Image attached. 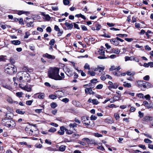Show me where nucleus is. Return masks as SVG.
I'll use <instances>...</instances> for the list:
<instances>
[{"instance_id":"56","label":"nucleus","mask_w":153,"mask_h":153,"mask_svg":"<svg viewBox=\"0 0 153 153\" xmlns=\"http://www.w3.org/2000/svg\"><path fill=\"white\" fill-rule=\"evenodd\" d=\"M103 87V85L100 84L98 85L96 87V88L97 89H101Z\"/></svg>"},{"instance_id":"48","label":"nucleus","mask_w":153,"mask_h":153,"mask_svg":"<svg viewBox=\"0 0 153 153\" xmlns=\"http://www.w3.org/2000/svg\"><path fill=\"white\" fill-rule=\"evenodd\" d=\"M143 105H144L146 107H147L148 108H150V107L149 106V104L148 102L146 101H144L143 102Z\"/></svg>"},{"instance_id":"55","label":"nucleus","mask_w":153,"mask_h":153,"mask_svg":"<svg viewBox=\"0 0 153 153\" xmlns=\"http://www.w3.org/2000/svg\"><path fill=\"white\" fill-rule=\"evenodd\" d=\"M101 36L108 38H110L111 37L110 36L108 35V34L106 33H105L101 35Z\"/></svg>"},{"instance_id":"60","label":"nucleus","mask_w":153,"mask_h":153,"mask_svg":"<svg viewBox=\"0 0 153 153\" xmlns=\"http://www.w3.org/2000/svg\"><path fill=\"white\" fill-rule=\"evenodd\" d=\"M149 75H146L143 77V79L146 81H148L149 79Z\"/></svg>"},{"instance_id":"37","label":"nucleus","mask_w":153,"mask_h":153,"mask_svg":"<svg viewBox=\"0 0 153 153\" xmlns=\"http://www.w3.org/2000/svg\"><path fill=\"white\" fill-rule=\"evenodd\" d=\"M116 36H119L120 37H127L128 36V35L126 34H119L116 35Z\"/></svg>"},{"instance_id":"38","label":"nucleus","mask_w":153,"mask_h":153,"mask_svg":"<svg viewBox=\"0 0 153 153\" xmlns=\"http://www.w3.org/2000/svg\"><path fill=\"white\" fill-rule=\"evenodd\" d=\"M48 150L50 151H56L57 150L55 148H53L51 147H48L47 148Z\"/></svg>"},{"instance_id":"29","label":"nucleus","mask_w":153,"mask_h":153,"mask_svg":"<svg viewBox=\"0 0 153 153\" xmlns=\"http://www.w3.org/2000/svg\"><path fill=\"white\" fill-rule=\"evenodd\" d=\"M98 52L100 55L102 56L105 55V50L103 48H101V49L99 50Z\"/></svg>"},{"instance_id":"10","label":"nucleus","mask_w":153,"mask_h":153,"mask_svg":"<svg viewBox=\"0 0 153 153\" xmlns=\"http://www.w3.org/2000/svg\"><path fill=\"white\" fill-rule=\"evenodd\" d=\"M43 56L49 59H54L55 58V57L54 56L49 54L48 53L43 54Z\"/></svg>"},{"instance_id":"15","label":"nucleus","mask_w":153,"mask_h":153,"mask_svg":"<svg viewBox=\"0 0 153 153\" xmlns=\"http://www.w3.org/2000/svg\"><path fill=\"white\" fill-rule=\"evenodd\" d=\"M85 93L86 94H90L92 95H94V92L92 91V88H86L85 89Z\"/></svg>"},{"instance_id":"26","label":"nucleus","mask_w":153,"mask_h":153,"mask_svg":"<svg viewBox=\"0 0 153 153\" xmlns=\"http://www.w3.org/2000/svg\"><path fill=\"white\" fill-rule=\"evenodd\" d=\"M44 16V19H45L47 21H49L51 19V17L48 14H46L44 13H43L42 14Z\"/></svg>"},{"instance_id":"11","label":"nucleus","mask_w":153,"mask_h":153,"mask_svg":"<svg viewBox=\"0 0 153 153\" xmlns=\"http://www.w3.org/2000/svg\"><path fill=\"white\" fill-rule=\"evenodd\" d=\"M25 130L27 135H30L33 134V131L31 128L26 127Z\"/></svg>"},{"instance_id":"54","label":"nucleus","mask_w":153,"mask_h":153,"mask_svg":"<svg viewBox=\"0 0 153 153\" xmlns=\"http://www.w3.org/2000/svg\"><path fill=\"white\" fill-rule=\"evenodd\" d=\"M19 24L21 25H24V23H23V19L22 18H20L19 19Z\"/></svg>"},{"instance_id":"8","label":"nucleus","mask_w":153,"mask_h":153,"mask_svg":"<svg viewBox=\"0 0 153 153\" xmlns=\"http://www.w3.org/2000/svg\"><path fill=\"white\" fill-rule=\"evenodd\" d=\"M30 19V18L27 17L24 20V21L25 22H27V23L26 24V26L28 27H31L32 26H33L32 24L33 23V21H30L29 22H29L28 20Z\"/></svg>"},{"instance_id":"32","label":"nucleus","mask_w":153,"mask_h":153,"mask_svg":"<svg viewBox=\"0 0 153 153\" xmlns=\"http://www.w3.org/2000/svg\"><path fill=\"white\" fill-rule=\"evenodd\" d=\"M23 89L28 92H30L31 91V88L30 87L25 86L24 87Z\"/></svg>"},{"instance_id":"30","label":"nucleus","mask_w":153,"mask_h":153,"mask_svg":"<svg viewBox=\"0 0 153 153\" xmlns=\"http://www.w3.org/2000/svg\"><path fill=\"white\" fill-rule=\"evenodd\" d=\"M77 126V124L75 123H70L69 125V126L70 129L71 128H74L75 127H76Z\"/></svg>"},{"instance_id":"19","label":"nucleus","mask_w":153,"mask_h":153,"mask_svg":"<svg viewBox=\"0 0 153 153\" xmlns=\"http://www.w3.org/2000/svg\"><path fill=\"white\" fill-rule=\"evenodd\" d=\"M17 13L18 15H20L23 14H25L26 15H27L30 14V12L29 11H26L24 10H20Z\"/></svg>"},{"instance_id":"1","label":"nucleus","mask_w":153,"mask_h":153,"mask_svg":"<svg viewBox=\"0 0 153 153\" xmlns=\"http://www.w3.org/2000/svg\"><path fill=\"white\" fill-rule=\"evenodd\" d=\"M59 68L56 67H51L48 72V76L49 78L56 80H63L65 77L64 73H61L59 75Z\"/></svg>"},{"instance_id":"57","label":"nucleus","mask_w":153,"mask_h":153,"mask_svg":"<svg viewBox=\"0 0 153 153\" xmlns=\"http://www.w3.org/2000/svg\"><path fill=\"white\" fill-rule=\"evenodd\" d=\"M62 101L66 103L69 102V100L68 98H65L62 99Z\"/></svg>"},{"instance_id":"46","label":"nucleus","mask_w":153,"mask_h":153,"mask_svg":"<svg viewBox=\"0 0 153 153\" xmlns=\"http://www.w3.org/2000/svg\"><path fill=\"white\" fill-rule=\"evenodd\" d=\"M55 40L54 39H52L49 42V45L51 46H53L55 43Z\"/></svg>"},{"instance_id":"41","label":"nucleus","mask_w":153,"mask_h":153,"mask_svg":"<svg viewBox=\"0 0 153 153\" xmlns=\"http://www.w3.org/2000/svg\"><path fill=\"white\" fill-rule=\"evenodd\" d=\"M3 87L9 90H11L12 89V88L9 85H3Z\"/></svg>"},{"instance_id":"27","label":"nucleus","mask_w":153,"mask_h":153,"mask_svg":"<svg viewBox=\"0 0 153 153\" xmlns=\"http://www.w3.org/2000/svg\"><path fill=\"white\" fill-rule=\"evenodd\" d=\"M123 85L126 88H130L131 87V83L126 82H123Z\"/></svg>"},{"instance_id":"20","label":"nucleus","mask_w":153,"mask_h":153,"mask_svg":"<svg viewBox=\"0 0 153 153\" xmlns=\"http://www.w3.org/2000/svg\"><path fill=\"white\" fill-rule=\"evenodd\" d=\"M55 94L56 95V97L60 98L62 97L63 93L61 91H57L55 92Z\"/></svg>"},{"instance_id":"9","label":"nucleus","mask_w":153,"mask_h":153,"mask_svg":"<svg viewBox=\"0 0 153 153\" xmlns=\"http://www.w3.org/2000/svg\"><path fill=\"white\" fill-rule=\"evenodd\" d=\"M82 140L84 141H86L89 144H94L95 145L96 144V143L94 142V141L92 139H89L88 138H85L82 139Z\"/></svg>"},{"instance_id":"33","label":"nucleus","mask_w":153,"mask_h":153,"mask_svg":"<svg viewBox=\"0 0 153 153\" xmlns=\"http://www.w3.org/2000/svg\"><path fill=\"white\" fill-rule=\"evenodd\" d=\"M49 97L52 100L56 99L57 98L55 94L50 95L49 96Z\"/></svg>"},{"instance_id":"44","label":"nucleus","mask_w":153,"mask_h":153,"mask_svg":"<svg viewBox=\"0 0 153 153\" xmlns=\"http://www.w3.org/2000/svg\"><path fill=\"white\" fill-rule=\"evenodd\" d=\"M88 73L92 76H94L96 74L93 71H88Z\"/></svg>"},{"instance_id":"64","label":"nucleus","mask_w":153,"mask_h":153,"mask_svg":"<svg viewBox=\"0 0 153 153\" xmlns=\"http://www.w3.org/2000/svg\"><path fill=\"white\" fill-rule=\"evenodd\" d=\"M97 118L96 116L93 115H92L90 117L91 120H95L97 119Z\"/></svg>"},{"instance_id":"52","label":"nucleus","mask_w":153,"mask_h":153,"mask_svg":"<svg viewBox=\"0 0 153 153\" xmlns=\"http://www.w3.org/2000/svg\"><path fill=\"white\" fill-rule=\"evenodd\" d=\"M58 32L57 33V35L58 36H61L62 33H63V31L62 30H59V31H58Z\"/></svg>"},{"instance_id":"4","label":"nucleus","mask_w":153,"mask_h":153,"mask_svg":"<svg viewBox=\"0 0 153 153\" xmlns=\"http://www.w3.org/2000/svg\"><path fill=\"white\" fill-rule=\"evenodd\" d=\"M30 79L29 74L26 71H22V75L20 76L19 80L22 82H26Z\"/></svg>"},{"instance_id":"50","label":"nucleus","mask_w":153,"mask_h":153,"mask_svg":"<svg viewBox=\"0 0 153 153\" xmlns=\"http://www.w3.org/2000/svg\"><path fill=\"white\" fill-rule=\"evenodd\" d=\"M99 102L98 101H97L96 99H93L92 100V103L94 105H97L98 103Z\"/></svg>"},{"instance_id":"7","label":"nucleus","mask_w":153,"mask_h":153,"mask_svg":"<svg viewBox=\"0 0 153 153\" xmlns=\"http://www.w3.org/2000/svg\"><path fill=\"white\" fill-rule=\"evenodd\" d=\"M108 84L109 85V86L108 87L109 89H116L117 88L118 86V84L117 83H113L111 81H109L108 82Z\"/></svg>"},{"instance_id":"51","label":"nucleus","mask_w":153,"mask_h":153,"mask_svg":"<svg viewBox=\"0 0 153 153\" xmlns=\"http://www.w3.org/2000/svg\"><path fill=\"white\" fill-rule=\"evenodd\" d=\"M6 56L1 55L0 56V62L4 61L5 60V59L4 57Z\"/></svg>"},{"instance_id":"58","label":"nucleus","mask_w":153,"mask_h":153,"mask_svg":"<svg viewBox=\"0 0 153 153\" xmlns=\"http://www.w3.org/2000/svg\"><path fill=\"white\" fill-rule=\"evenodd\" d=\"M144 141L146 143H152V141L148 139H145L144 140Z\"/></svg>"},{"instance_id":"24","label":"nucleus","mask_w":153,"mask_h":153,"mask_svg":"<svg viewBox=\"0 0 153 153\" xmlns=\"http://www.w3.org/2000/svg\"><path fill=\"white\" fill-rule=\"evenodd\" d=\"M134 59V56H131L130 57H128V56H126L125 57V60L126 62L128 60L132 61Z\"/></svg>"},{"instance_id":"36","label":"nucleus","mask_w":153,"mask_h":153,"mask_svg":"<svg viewBox=\"0 0 153 153\" xmlns=\"http://www.w3.org/2000/svg\"><path fill=\"white\" fill-rule=\"evenodd\" d=\"M136 96L140 99H143L144 96L142 93L137 94H136Z\"/></svg>"},{"instance_id":"6","label":"nucleus","mask_w":153,"mask_h":153,"mask_svg":"<svg viewBox=\"0 0 153 153\" xmlns=\"http://www.w3.org/2000/svg\"><path fill=\"white\" fill-rule=\"evenodd\" d=\"M4 125L9 128H12L15 127L16 124L14 121L11 120L6 121Z\"/></svg>"},{"instance_id":"35","label":"nucleus","mask_w":153,"mask_h":153,"mask_svg":"<svg viewBox=\"0 0 153 153\" xmlns=\"http://www.w3.org/2000/svg\"><path fill=\"white\" fill-rule=\"evenodd\" d=\"M56 129L54 127H51L50 129L48 130V131L52 133H53L56 131Z\"/></svg>"},{"instance_id":"45","label":"nucleus","mask_w":153,"mask_h":153,"mask_svg":"<svg viewBox=\"0 0 153 153\" xmlns=\"http://www.w3.org/2000/svg\"><path fill=\"white\" fill-rule=\"evenodd\" d=\"M33 100H28L26 102V104L28 105H31L32 103L33 102Z\"/></svg>"},{"instance_id":"47","label":"nucleus","mask_w":153,"mask_h":153,"mask_svg":"<svg viewBox=\"0 0 153 153\" xmlns=\"http://www.w3.org/2000/svg\"><path fill=\"white\" fill-rule=\"evenodd\" d=\"M98 71L100 73L102 71H103L105 69V67L104 66L100 67L99 66Z\"/></svg>"},{"instance_id":"17","label":"nucleus","mask_w":153,"mask_h":153,"mask_svg":"<svg viewBox=\"0 0 153 153\" xmlns=\"http://www.w3.org/2000/svg\"><path fill=\"white\" fill-rule=\"evenodd\" d=\"M65 25L67 27L68 29L71 30L73 27L72 23H70L68 22H65Z\"/></svg>"},{"instance_id":"12","label":"nucleus","mask_w":153,"mask_h":153,"mask_svg":"<svg viewBox=\"0 0 153 153\" xmlns=\"http://www.w3.org/2000/svg\"><path fill=\"white\" fill-rule=\"evenodd\" d=\"M110 40L111 44L115 45H117L119 44V42L116 38L115 39H110Z\"/></svg>"},{"instance_id":"61","label":"nucleus","mask_w":153,"mask_h":153,"mask_svg":"<svg viewBox=\"0 0 153 153\" xmlns=\"http://www.w3.org/2000/svg\"><path fill=\"white\" fill-rule=\"evenodd\" d=\"M138 116L140 118H142L143 116L144 113H143L141 112L140 111H139L138 112Z\"/></svg>"},{"instance_id":"21","label":"nucleus","mask_w":153,"mask_h":153,"mask_svg":"<svg viewBox=\"0 0 153 153\" xmlns=\"http://www.w3.org/2000/svg\"><path fill=\"white\" fill-rule=\"evenodd\" d=\"M120 68H121L120 66H118V67H115V66L113 65L111 66V68L109 69V71H113L117 69L118 71Z\"/></svg>"},{"instance_id":"22","label":"nucleus","mask_w":153,"mask_h":153,"mask_svg":"<svg viewBox=\"0 0 153 153\" xmlns=\"http://www.w3.org/2000/svg\"><path fill=\"white\" fill-rule=\"evenodd\" d=\"M38 94V97L39 99H43L45 96V94L43 93H38L35 94V95Z\"/></svg>"},{"instance_id":"34","label":"nucleus","mask_w":153,"mask_h":153,"mask_svg":"<svg viewBox=\"0 0 153 153\" xmlns=\"http://www.w3.org/2000/svg\"><path fill=\"white\" fill-rule=\"evenodd\" d=\"M65 131L66 132V133L68 134H71L73 133V131H72L68 130L66 128H65Z\"/></svg>"},{"instance_id":"18","label":"nucleus","mask_w":153,"mask_h":153,"mask_svg":"<svg viewBox=\"0 0 153 153\" xmlns=\"http://www.w3.org/2000/svg\"><path fill=\"white\" fill-rule=\"evenodd\" d=\"M10 115H12V114L10 113H7L5 115V117L6 119H3L2 120L3 122H4V121L6 120L11 119L12 118V117H11V116Z\"/></svg>"},{"instance_id":"23","label":"nucleus","mask_w":153,"mask_h":153,"mask_svg":"<svg viewBox=\"0 0 153 153\" xmlns=\"http://www.w3.org/2000/svg\"><path fill=\"white\" fill-rule=\"evenodd\" d=\"M11 42L15 45H19L21 43L20 41L18 40L11 41Z\"/></svg>"},{"instance_id":"25","label":"nucleus","mask_w":153,"mask_h":153,"mask_svg":"<svg viewBox=\"0 0 153 153\" xmlns=\"http://www.w3.org/2000/svg\"><path fill=\"white\" fill-rule=\"evenodd\" d=\"M65 146L64 145H61L59 147L58 150L61 152H63L65 151Z\"/></svg>"},{"instance_id":"53","label":"nucleus","mask_w":153,"mask_h":153,"mask_svg":"<svg viewBox=\"0 0 153 153\" xmlns=\"http://www.w3.org/2000/svg\"><path fill=\"white\" fill-rule=\"evenodd\" d=\"M63 3L65 5H67L69 4V0H63Z\"/></svg>"},{"instance_id":"40","label":"nucleus","mask_w":153,"mask_h":153,"mask_svg":"<svg viewBox=\"0 0 153 153\" xmlns=\"http://www.w3.org/2000/svg\"><path fill=\"white\" fill-rule=\"evenodd\" d=\"M135 73L134 72H131L129 71H127L126 73V74L128 75H135Z\"/></svg>"},{"instance_id":"42","label":"nucleus","mask_w":153,"mask_h":153,"mask_svg":"<svg viewBox=\"0 0 153 153\" xmlns=\"http://www.w3.org/2000/svg\"><path fill=\"white\" fill-rule=\"evenodd\" d=\"M51 105L52 108H54L57 106V105L56 103L52 102L51 104Z\"/></svg>"},{"instance_id":"2","label":"nucleus","mask_w":153,"mask_h":153,"mask_svg":"<svg viewBox=\"0 0 153 153\" xmlns=\"http://www.w3.org/2000/svg\"><path fill=\"white\" fill-rule=\"evenodd\" d=\"M4 72L6 74L12 75L16 74L17 70L15 66L11 64H8L4 68Z\"/></svg>"},{"instance_id":"28","label":"nucleus","mask_w":153,"mask_h":153,"mask_svg":"<svg viewBox=\"0 0 153 153\" xmlns=\"http://www.w3.org/2000/svg\"><path fill=\"white\" fill-rule=\"evenodd\" d=\"M16 112L19 114H24L25 112L24 111L22 110L21 109H17L16 110Z\"/></svg>"},{"instance_id":"62","label":"nucleus","mask_w":153,"mask_h":153,"mask_svg":"<svg viewBox=\"0 0 153 153\" xmlns=\"http://www.w3.org/2000/svg\"><path fill=\"white\" fill-rule=\"evenodd\" d=\"M150 96L149 94H147L144 96V98L148 100H149L150 99Z\"/></svg>"},{"instance_id":"63","label":"nucleus","mask_w":153,"mask_h":153,"mask_svg":"<svg viewBox=\"0 0 153 153\" xmlns=\"http://www.w3.org/2000/svg\"><path fill=\"white\" fill-rule=\"evenodd\" d=\"M81 27L83 30L87 31L88 30L86 27L84 25H82L81 26Z\"/></svg>"},{"instance_id":"3","label":"nucleus","mask_w":153,"mask_h":153,"mask_svg":"<svg viewBox=\"0 0 153 153\" xmlns=\"http://www.w3.org/2000/svg\"><path fill=\"white\" fill-rule=\"evenodd\" d=\"M137 85L142 88H149L152 87V85L148 82L144 81H138L137 82Z\"/></svg>"},{"instance_id":"49","label":"nucleus","mask_w":153,"mask_h":153,"mask_svg":"<svg viewBox=\"0 0 153 153\" xmlns=\"http://www.w3.org/2000/svg\"><path fill=\"white\" fill-rule=\"evenodd\" d=\"M113 52L114 53L117 54H118L120 52V51L117 48L115 49L114 50V51Z\"/></svg>"},{"instance_id":"5","label":"nucleus","mask_w":153,"mask_h":153,"mask_svg":"<svg viewBox=\"0 0 153 153\" xmlns=\"http://www.w3.org/2000/svg\"><path fill=\"white\" fill-rule=\"evenodd\" d=\"M81 120L83 124L87 128H90L91 127V125L90 124V121L88 117H81Z\"/></svg>"},{"instance_id":"14","label":"nucleus","mask_w":153,"mask_h":153,"mask_svg":"<svg viewBox=\"0 0 153 153\" xmlns=\"http://www.w3.org/2000/svg\"><path fill=\"white\" fill-rule=\"evenodd\" d=\"M65 70V73L68 76L71 77L73 75L72 72L69 68H66Z\"/></svg>"},{"instance_id":"13","label":"nucleus","mask_w":153,"mask_h":153,"mask_svg":"<svg viewBox=\"0 0 153 153\" xmlns=\"http://www.w3.org/2000/svg\"><path fill=\"white\" fill-rule=\"evenodd\" d=\"M60 130L58 131V133L60 135H63L64 134L65 131V128L63 126H61L60 127Z\"/></svg>"},{"instance_id":"59","label":"nucleus","mask_w":153,"mask_h":153,"mask_svg":"<svg viewBox=\"0 0 153 153\" xmlns=\"http://www.w3.org/2000/svg\"><path fill=\"white\" fill-rule=\"evenodd\" d=\"M7 101L8 102L10 103H13V100L10 97H8L7 99Z\"/></svg>"},{"instance_id":"39","label":"nucleus","mask_w":153,"mask_h":153,"mask_svg":"<svg viewBox=\"0 0 153 153\" xmlns=\"http://www.w3.org/2000/svg\"><path fill=\"white\" fill-rule=\"evenodd\" d=\"M23 94V93L22 92H18L16 93V96L19 97H21Z\"/></svg>"},{"instance_id":"31","label":"nucleus","mask_w":153,"mask_h":153,"mask_svg":"<svg viewBox=\"0 0 153 153\" xmlns=\"http://www.w3.org/2000/svg\"><path fill=\"white\" fill-rule=\"evenodd\" d=\"M117 97V99H115V98H112L110 99L109 100V101H110L111 102H113L116 101L117 100H118L120 98V97Z\"/></svg>"},{"instance_id":"43","label":"nucleus","mask_w":153,"mask_h":153,"mask_svg":"<svg viewBox=\"0 0 153 153\" xmlns=\"http://www.w3.org/2000/svg\"><path fill=\"white\" fill-rule=\"evenodd\" d=\"M84 68L85 69H88L89 70L90 69L89 65L87 63L85 64Z\"/></svg>"},{"instance_id":"16","label":"nucleus","mask_w":153,"mask_h":153,"mask_svg":"<svg viewBox=\"0 0 153 153\" xmlns=\"http://www.w3.org/2000/svg\"><path fill=\"white\" fill-rule=\"evenodd\" d=\"M152 120V117H151L146 116L144 117L142 120L144 122H147L149 120Z\"/></svg>"}]
</instances>
